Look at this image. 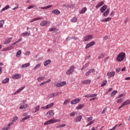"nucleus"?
<instances>
[{"label": "nucleus", "instance_id": "obj_53", "mask_svg": "<svg viewBox=\"0 0 130 130\" xmlns=\"http://www.w3.org/2000/svg\"><path fill=\"white\" fill-rule=\"evenodd\" d=\"M30 53H31V52H30V51H28L25 53L24 55H26L27 56L29 55Z\"/></svg>", "mask_w": 130, "mask_h": 130}, {"label": "nucleus", "instance_id": "obj_50", "mask_svg": "<svg viewBox=\"0 0 130 130\" xmlns=\"http://www.w3.org/2000/svg\"><path fill=\"white\" fill-rule=\"evenodd\" d=\"M16 120H18V116H15L13 118V120H12V122H14V121H16Z\"/></svg>", "mask_w": 130, "mask_h": 130}, {"label": "nucleus", "instance_id": "obj_27", "mask_svg": "<svg viewBox=\"0 0 130 130\" xmlns=\"http://www.w3.org/2000/svg\"><path fill=\"white\" fill-rule=\"evenodd\" d=\"M41 67V63H38V64H36L35 67H34L33 70L36 71V70H37V69H39V68Z\"/></svg>", "mask_w": 130, "mask_h": 130}, {"label": "nucleus", "instance_id": "obj_37", "mask_svg": "<svg viewBox=\"0 0 130 130\" xmlns=\"http://www.w3.org/2000/svg\"><path fill=\"white\" fill-rule=\"evenodd\" d=\"M4 24H5L4 20H0V28H3Z\"/></svg>", "mask_w": 130, "mask_h": 130}, {"label": "nucleus", "instance_id": "obj_12", "mask_svg": "<svg viewBox=\"0 0 130 130\" xmlns=\"http://www.w3.org/2000/svg\"><path fill=\"white\" fill-rule=\"evenodd\" d=\"M81 101V100H80V99H75L74 100H73L71 102V104H78V103H79V102H80Z\"/></svg>", "mask_w": 130, "mask_h": 130}, {"label": "nucleus", "instance_id": "obj_55", "mask_svg": "<svg viewBox=\"0 0 130 130\" xmlns=\"http://www.w3.org/2000/svg\"><path fill=\"white\" fill-rule=\"evenodd\" d=\"M88 71H89L90 74H92L95 72V69H91L89 70Z\"/></svg>", "mask_w": 130, "mask_h": 130}, {"label": "nucleus", "instance_id": "obj_30", "mask_svg": "<svg viewBox=\"0 0 130 130\" xmlns=\"http://www.w3.org/2000/svg\"><path fill=\"white\" fill-rule=\"evenodd\" d=\"M87 11V8L84 7L83 9H82L80 12V14H85L86 13V11Z\"/></svg>", "mask_w": 130, "mask_h": 130}, {"label": "nucleus", "instance_id": "obj_47", "mask_svg": "<svg viewBox=\"0 0 130 130\" xmlns=\"http://www.w3.org/2000/svg\"><path fill=\"white\" fill-rule=\"evenodd\" d=\"M105 54L104 53H102L101 55H99L98 57L99 59H101V58H103L104 57Z\"/></svg>", "mask_w": 130, "mask_h": 130}, {"label": "nucleus", "instance_id": "obj_39", "mask_svg": "<svg viewBox=\"0 0 130 130\" xmlns=\"http://www.w3.org/2000/svg\"><path fill=\"white\" fill-rule=\"evenodd\" d=\"M22 35L23 37H25V36H30V32H22Z\"/></svg>", "mask_w": 130, "mask_h": 130}, {"label": "nucleus", "instance_id": "obj_13", "mask_svg": "<svg viewBox=\"0 0 130 130\" xmlns=\"http://www.w3.org/2000/svg\"><path fill=\"white\" fill-rule=\"evenodd\" d=\"M21 76L19 74H16L12 76V79H14V80H17L18 79H21Z\"/></svg>", "mask_w": 130, "mask_h": 130}, {"label": "nucleus", "instance_id": "obj_41", "mask_svg": "<svg viewBox=\"0 0 130 130\" xmlns=\"http://www.w3.org/2000/svg\"><path fill=\"white\" fill-rule=\"evenodd\" d=\"M93 120V117L90 116L86 118V121L89 122V121H92Z\"/></svg>", "mask_w": 130, "mask_h": 130}, {"label": "nucleus", "instance_id": "obj_45", "mask_svg": "<svg viewBox=\"0 0 130 130\" xmlns=\"http://www.w3.org/2000/svg\"><path fill=\"white\" fill-rule=\"evenodd\" d=\"M94 123V120H92L89 123H88L86 125V126H89V125H91V124H93Z\"/></svg>", "mask_w": 130, "mask_h": 130}, {"label": "nucleus", "instance_id": "obj_7", "mask_svg": "<svg viewBox=\"0 0 130 130\" xmlns=\"http://www.w3.org/2000/svg\"><path fill=\"white\" fill-rule=\"evenodd\" d=\"M115 75V72L114 71L109 72L107 73V76L109 79H111L112 77H114Z\"/></svg>", "mask_w": 130, "mask_h": 130}, {"label": "nucleus", "instance_id": "obj_24", "mask_svg": "<svg viewBox=\"0 0 130 130\" xmlns=\"http://www.w3.org/2000/svg\"><path fill=\"white\" fill-rule=\"evenodd\" d=\"M109 21H111V17H108L106 19H103L101 20V22H109Z\"/></svg>", "mask_w": 130, "mask_h": 130}, {"label": "nucleus", "instance_id": "obj_48", "mask_svg": "<svg viewBox=\"0 0 130 130\" xmlns=\"http://www.w3.org/2000/svg\"><path fill=\"white\" fill-rule=\"evenodd\" d=\"M122 101H123V99H119L118 100H117L116 102L117 103H121V102H122Z\"/></svg>", "mask_w": 130, "mask_h": 130}, {"label": "nucleus", "instance_id": "obj_6", "mask_svg": "<svg viewBox=\"0 0 130 130\" xmlns=\"http://www.w3.org/2000/svg\"><path fill=\"white\" fill-rule=\"evenodd\" d=\"M67 84L66 81H62L60 83H57V84L54 83V86L57 87V88H59V87H63Z\"/></svg>", "mask_w": 130, "mask_h": 130}, {"label": "nucleus", "instance_id": "obj_8", "mask_svg": "<svg viewBox=\"0 0 130 130\" xmlns=\"http://www.w3.org/2000/svg\"><path fill=\"white\" fill-rule=\"evenodd\" d=\"M95 42L94 41H91L89 42L88 44L86 45L85 47V49H88V48H90L93 45H95Z\"/></svg>", "mask_w": 130, "mask_h": 130}, {"label": "nucleus", "instance_id": "obj_46", "mask_svg": "<svg viewBox=\"0 0 130 130\" xmlns=\"http://www.w3.org/2000/svg\"><path fill=\"white\" fill-rule=\"evenodd\" d=\"M125 95V94H124V93H122L121 94H119L117 97V99L121 98V97H123Z\"/></svg>", "mask_w": 130, "mask_h": 130}, {"label": "nucleus", "instance_id": "obj_5", "mask_svg": "<svg viewBox=\"0 0 130 130\" xmlns=\"http://www.w3.org/2000/svg\"><path fill=\"white\" fill-rule=\"evenodd\" d=\"M130 104V100H127L125 101L119 107L118 109H121L124 106H125L126 105H129Z\"/></svg>", "mask_w": 130, "mask_h": 130}, {"label": "nucleus", "instance_id": "obj_40", "mask_svg": "<svg viewBox=\"0 0 130 130\" xmlns=\"http://www.w3.org/2000/svg\"><path fill=\"white\" fill-rule=\"evenodd\" d=\"M45 79V77H40L38 78V82H41V81H43V80Z\"/></svg>", "mask_w": 130, "mask_h": 130}, {"label": "nucleus", "instance_id": "obj_25", "mask_svg": "<svg viewBox=\"0 0 130 130\" xmlns=\"http://www.w3.org/2000/svg\"><path fill=\"white\" fill-rule=\"evenodd\" d=\"M28 67H30V63H26L23 64L20 66V68H21V69H24V68H28Z\"/></svg>", "mask_w": 130, "mask_h": 130}, {"label": "nucleus", "instance_id": "obj_20", "mask_svg": "<svg viewBox=\"0 0 130 130\" xmlns=\"http://www.w3.org/2000/svg\"><path fill=\"white\" fill-rule=\"evenodd\" d=\"M27 107H28V105H27V104H24L23 105H21L19 107V109H26Z\"/></svg>", "mask_w": 130, "mask_h": 130}, {"label": "nucleus", "instance_id": "obj_26", "mask_svg": "<svg viewBox=\"0 0 130 130\" xmlns=\"http://www.w3.org/2000/svg\"><path fill=\"white\" fill-rule=\"evenodd\" d=\"M51 7H52V5H48L43 7H40V9L41 10H47V9H50V8H51Z\"/></svg>", "mask_w": 130, "mask_h": 130}, {"label": "nucleus", "instance_id": "obj_42", "mask_svg": "<svg viewBox=\"0 0 130 130\" xmlns=\"http://www.w3.org/2000/svg\"><path fill=\"white\" fill-rule=\"evenodd\" d=\"M106 84H107V80H104L102 84L101 85V87H104V86H105V85H106Z\"/></svg>", "mask_w": 130, "mask_h": 130}, {"label": "nucleus", "instance_id": "obj_34", "mask_svg": "<svg viewBox=\"0 0 130 130\" xmlns=\"http://www.w3.org/2000/svg\"><path fill=\"white\" fill-rule=\"evenodd\" d=\"M28 118H30V116L27 115L24 118H23L21 120H20V122H22V121H24V120H27Z\"/></svg>", "mask_w": 130, "mask_h": 130}, {"label": "nucleus", "instance_id": "obj_32", "mask_svg": "<svg viewBox=\"0 0 130 130\" xmlns=\"http://www.w3.org/2000/svg\"><path fill=\"white\" fill-rule=\"evenodd\" d=\"M41 19H42V17H36L31 20L30 23H33V22H35V21H38V20H41Z\"/></svg>", "mask_w": 130, "mask_h": 130}, {"label": "nucleus", "instance_id": "obj_49", "mask_svg": "<svg viewBox=\"0 0 130 130\" xmlns=\"http://www.w3.org/2000/svg\"><path fill=\"white\" fill-rule=\"evenodd\" d=\"M76 114H77L76 112H73L70 114V116H75V115H76Z\"/></svg>", "mask_w": 130, "mask_h": 130}, {"label": "nucleus", "instance_id": "obj_31", "mask_svg": "<svg viewBox=\"0 0 130 130\" xmlns=\"http://www.w3.org/2000/svg\"><path fill=\"white\" fill-rule=\"evenodd\" d=\"M39 108H40V106L38 105L35 108V111L33 112V113H36V112L39 111Z\"/></svg>", "mask_w": 130, "mask_h": 130}, {"label": "nucleus", "instance_id": "obj_62", "mask_svg": "<svg viewBox=\"0 0 130 130\" xmlns=\"http://www.w3.org/2000/svg\"><path fill=\"white\" fill-rule=\"evenodd\" d=\"M120 72V68H118L116 70V73H119Z\"/></svg>", "mask_w": 130, "mask_h": 130}, {"label": "nucleus", "instance_id": "obj_22", "mask_svg": "<svg viewBox=\"0 0 130 130\" xmlns=\"http://www.w3.org/2000/svg\"><path fill=\"white\" fill-rule=\"evenodd\" d=\"M110 11V9L108 8L104 13L103 16L104 17H107L109 14V11Z\"/></svg>", "mask_w": 130, "mask_h": 130}, {"label": "nucleus", "instance_id": "obj_38", "mask_svg": "<svg viewBox=\"0 0 130 130\" xmlns=\"http://www.w3.org/2000/svg\"><path fill=\"white\" fill-rule=\"evenodd\" d=\"M9 9H10V6L9 5H7L5 7L3 8L1 10V11H2V12H4V11H6V10H9Z\"/></svg>", "mask_w": 130, "mask_h": 130}, {"label": "nucleus", "instance_id": "obj_59", "mask_svg": "<svg viewBox=\"0 0 130 130\" xmlns=\"http://www.w3.org/2000/svg\"><path fill=\"white\" fill-rule=\"evenodd\" d=\"M45 84H46V82L45 81L42 82L40 84V86H43V85H45Z\"/></svg>", "mask_w": 130, "mask_h": 130}, {"label": "nucleus", "instance_id": "obj_36", "mask_svg": "<svg viewBox=\"0 0 130 130\" xmlns=\"http://www.w3.org/2000/svg\"><path fill=\"white\" fill-rule=\"evenodd\" d=\"M22 53V51H21V50H18L16 54V57H20V55H21V54Z\"/></svg>", "mask_w": 130, "mask_h": 130}, {"label": "nucleus", "instance_id": "obj_29", "mask_svg": "<svg viewBox=\"0 0 130 130\" xmlns=\"http://www.w3.org/2000/svg\"><path fill=\"white\" fill-rule=\"evenodd\" d=\"M10 82V79L9 78H5L3 81H2V84H7Z\"/></svg>", "mask_w": 130, "mask_h": 130}, {"label": "nucleus", "instance_id": "obj_2", "mask_svg": "<svg viewBox=\"0 0 130 130\" xmlns=\"http://www.w3.org/2000/svg\"><path fill=\"white\" fill-rule=\"evenodd\" d=\"M59 121V120L58 119H51L49 120L46 121L44 123V125H48V124H51V123H54L55 122H58Z\"/></svg>", "mask_w": 130, "mask_h": 130}, {"label": "nucleus", "instance_id": "obj_58", "mask_svg": "<svg viewBox=\"0 0 130 130\" xmlns=\"http://www.w3.org/2000/svg\"><path fill=\"white\" fill-rule=\"evenodd\" d=\"M69 103V100H67L63 102V105H67Z\"/></svg>", "mask_w": 130, "mask_h": 130}, {"label": "nucleus", "instance_id": "obj_63", "mask_svg": "<svg viewBox=\"0 0 130 130\" xmlns=\"http://www.w3.org/2000/svg\"><path fill=\"white\" fill-rule=\"evenodd\" d=\"M63 6L65 7L66 8H70V6H69V5L68 4H64Z\"/></svg>", "mask_w": 130, "mask_h": 130}, {"label": "nucleus", "instance_id": "obj_51", "mask_svg": "<svg viewBox=\"0 0 130 130\" xmlns=\"http://www.w3.org/2000/svg\"><path fill=\"white\" fill-rule=\"evenodd\" d=\"M113 88H110L106 92V95H107V94H108L109 93V92H111V91H112Z\"/></svg>", "mask_w": 130, "mask_h": 130}, {"label": "nucleus", "instance_id": "obj_4", "mask_svg": "<svg viewBox=\"0 0 130 130\" xmlns=\"http://www.w3.org/2000/svg\"><path fill=\"white\" fill-rule=\"evenodd\" d=\"M75 71V66H72L70 69L66 72V75H72Z\"/></svg>", "mask_w": 130, "mask_h": 130}, {"label": "nucleus", "instance_id": "obj_60", "mask_svg": "<svg viewBox=\"0 0 130 130\" xmlns=\"http://www.w3.org/2000/svg\"><path fill=\"white\" fill-rule=\"evenodd\" d=\"M71 39H73V37H68V38H66V40L67 41H68V40H71Z\"/></svg>", "mask_w": 130, "mask_h": 130}, {"label": "nucleus", "instance_id": "obj_21", "mask_svg": "<svg viewBox=\"0 0 130 130\" xmlns=\"http://www.w3.org/2000/svg\"><path fill=\"white\" fill-rule=\"evenodd\" d=\"M52 13L53 14H54V15H59L60 14V11L57 9L54 10L52 11Z\"/></svg>", "mask_w": 130, "mask_h": 130}, {"label": "nucleus", "instance_id": "obj_18", "mask_svg": "<svg viewBox=\"0 0 130 130\" xmlns=\"http://www.w3.org/2000/svg\"><path fill=\"white\" fill-rule=\"evenodd\" d=\"M51 63V60L50 59L47 60L44 62V67H47V66H48V64H49Z\"/></svg>", "mask_w": 130, "mask_h": 130}, {"label": "nucleus", "instance_id": "obj_3", "mask_svg": "<svg viewBox=\"0 0 130 130\" xmlns=\"http://www.w3.org/2000/svg\"><path fill=\"white\" fill-rule=\"evenodd\" d=\"M40 25L42 26V27H48V26L50 25V21L44 20L40 23Z\"/></svg>", "mask_w": 130, "mask_h": 130}, {"label": "nucleus", "instance_id": "obj_10", "mask_svg": "<svg viewBox=\"0 0 130 130\" xmlns=\"http://www.w3.org/2000/svg\"><path fill=\"white\" fill-rule=\"evenodd\" d=\"M82 118H83V116L82 115H79L77 116L74 119V122H79L82 120Z\"/></svg>", "mask_w": 130, "mask_h": 130}, {"label": "nucleus", "instance_id": "obj_15", "mask_svg": "<svg viewBox=\"0 0 130 130\" xmlns=\"http://www.w3.org/2000/svg\"><path fill=\"white\" fill-rule=\"evenodd\" d=\"M104 5V2L102 1L101 2H99L95 6L96 9H99V8H101V7H102Z\"/></svg>", "mask_w": 130, "mask_h": 130}, {"label": "nucleus", "instance_id": "obj_14", "mask_svg": "<svg viewBox=\"0 0 130 130\" xmlns=\"http://www.w3.org/2000/svg\"><path fill=\"white\" fill-rule=\"evenodd\" d=\"M97 96V94H86L84 95L85 98H92L93 97H96Z\"/></svg>", "mask_w": 130, "mask_h": 130}, {"label": "nucleus", "instance_id": "obj_43", "mask_svg": "<svg viewBox=\"0 0 130 130\" xmlns=\"http://www.w3.org/2000/svg\"><path fill=\"white\" fill-rule=\"evenodd\" d=\"M117 93V90H114L111 93V97H113Z\"/></svg>", "mask_w": 130, "mask_h": 130}, {"label": "nucleus", "instance_id": "obj_56", "mask_svg": "<svg viewBox=\"0 0 130 130\" xmlns=\"http://www.w3.org/2000/svg\"><path fill=\"white\" fill-rule=\"evenodd\" d=\"M90 75H91V73L89 72V71L85 73V76H86V77H88V76H90Z\"/></svg>", "mask_w": 130, "mask_h": 130}, {"label": "nucleus", "instance_id": "obj_54", "mask_svg": "<svg viewBox=\"0 0 130 130\" xmlns=\"http://www.w3.org/2000/svg\"><path fill=\"white\" fill-rule=\"evenodd\" d=\"M53 97H54V95H53V93L50 94L48 96V98H49V99L53 98Z\"/></svg>", "mask_w": 130, "mask_h": 130}, {"label": "nucleus", "instance_id": "obj_1", "mask_svg": "<svg viewBox=\"0 0 130 130\" xmlns=\"http://www.w3.org/2000/svg\"><path fill=\"white\" fill-rule=\"evenodd\" d=\"M124 57H125V53L121 52L116 57V60L117 61H122L123 59H124Z\"/></svg>", "mask_w": 130, "mask_h": 130}, {"label": "nucleus", "instance_id": "obj_52", "mask_svg": "<svg viewBox=\"0 0 130 130\" xmlns=\"http://www.w3.org/2000/svg\"><path fill=\"white\" fill-rule=\"evenodd\" d=\"M106 111H107V108H105L103 111L102 112V114H104Z\"/></svg>", "mask_w": 130, "mask_h": 130}, {"label": "nucleus", "instance_id": "obj_64", "mask_svg": "<svg viewBox=\"0 0 130 130\" xmlns=\"http://www.w3.org/2000/svg\"><path fill=\"white\" fill-rule=\"evenodd\" d=\"M8 129H9V127H5L2 130H8Z\"/></svg>", "mask_w": 130, "mask_h": 130}, {"label": "nucleus", "instance_id": "obj_11", "mask_svg": "<svg viewBox=\"0 0 130 130\" xmlns=\"http://www.w3.org/2000/svg\"><path fill=\"white\" fill-rule=\"evenodd\" d=\"M92 38H93V35H87L86 37H85V38L84 39V41L87 42V41L90 40V39H92Z\"/></svg>", "mask_w": 130, "mask_h": 130}, {"label": "nucleus", "instance_id": "obj_19", "mask_svg": "<svg viewBox=\"0 0 130 130\" xmlns=\"http://www.w3.org/2000/svg\"><path fill=\"white\" fill-rule=\"evenodd\" d=\"M25 86H23L22 87H21L20 88L18 89L17 90H16L14 94H18V93H20V92H21V91H23V90H24V89H25Z\"/></svg>", "mask_w": 130, "mask_h": 130}, {"label": "nucleus", "instance_id": "obj_9", "mask_svg": "<svg viewBox=\"0 0 130 130\" xmlns=\"http://www.w3.org/2000/svg\"><path fill=\"white\" fill-rule=\"evenodd\" d=\"M53 103H51L46 106L42 107V109L46 110V109H49V108H51L52 106H53Z\"/></svg>", "mask_w": 130, "mask_h": 130}, {"label": "nucleus", "instance_id": "obj_35", "mask_svg": "<svg viewBox=\"0 0 130 130\" xmlns=\"http://www.w3.org/2000/svg\"><path fill=\"white\" fill-rule=\"evenodd\" d=\"M47 114H49L50 116H53L54 112H53V110H51L50 111L47 112Z\"/></svg>", "mask_w": 130, "mask_h": 130}, {"label": "nucleus", "instance_id": "obj_23", "mask_svg": "<svg viewBox=\"0 0 130 130\" xmlns=\"http://www.w3.org/2000/svg\"><path fill=\"white\" fill-rule=\"evenodd\" d=\"M91 83V80L90 79H86L82 81V84L84 85H87V84H90Z\"/></svg>", "mask_w": 130, "mask_h": 130}, {"label": "nucleus", "instance_id": "obj_44", "mask_svg": "<svg viewBox=\"0 0 130 130\" xmlns=\"http://www.w3.org/2000/svg\"><path fill=\"white\" fill-rule=\"evenodd\" d=\"M64 126H66V124H62L61 125H58L57 126H56V128H59L60 127H64Z\"/></svg>", "mask_w": 130, "mask_h": 130}, {"label": "nucleus", "instance_id": "obj_17", "mask_svg": "<svg viewBox=\"0 0 130 130\" xmlns=\"http://www.w3.org/2000/svg\"><path fill=\"white\" fill-rule=\"evenodd\" d=\"M107 9V5H104L100 9V11L101 13H104L105 10Z\"/></svg>", "mask_w": 130, "mask_h": 130}, {"label": "nucleus", "instance_id": "obj_33", "mask_svg": "<svg viewBox=\"0 0 130 130\" xmlns=\"http://www.w3.org/2000/svg\"><path fill=\"white\" fill-rule=\"evenodd\" d=\"M77 21H78V18H77L76 17H74L73 18H72L71 19V21L72 23H76V22H77Z\"/></svg>", "mask_w": 130, "mask_h": 130}, {"label": "nucleus", "instance_id": "obj_61", "mask_svg": "<svg viewBox=\"0 0 130 130\" xmlns=\"http://www.w3.org/2000/svg\"><path fill=\"white\" fill-rule=\"evenodd\" d=\"M104 40H107V39H108V36H106L104 37L103 38Z\"/></svg>", "mask_w": 130, "mask_h": 130}, {"label": "nucleus", "instance_id": "obj_57", "mask_svg": "<svg viewBox=\"0 0 130 130\" xmlns=\"http://www.w3.org/2000/svg\"><path fill=\"white\" fill-rule=\"evenodd\" d=\"M34 8V5H30L27 7V10H30L31 9H33Z\"/></svg>", "mask_w": 130, "mask_h": 130}, {"label": "nucleus", "instance_id": "obj_28", "mask_svg": "<svg viewBox=\"0 0 130 130\" xmlns=\"http://www.w3.org/2000/svg\"><path fill=\"white\" fill-rule=\"evenodd\" d=\"M84 107H85V105H84V104L78 105V106L76 107V109L77 110H79V109H82Z\"/></svg>", "mask_w": 130, "mask_h": 130}, {"label": "nucleus", "instance_id": "obj_16", "mask_svg": "<svg viewBox=\"0 0 130 130\" xmlns=\"http://www.w3.org/2000/svg\"><path fill=\"white\" fill-rule=\"evenodd\" d=\"M12 39H13V38L12 37L10 38H8L7 39H6L4 42V44H9V43H10V42H11V41H12Z\"/></svg>", "mask_w": 130, "mask_h": 130}]
</instances>
